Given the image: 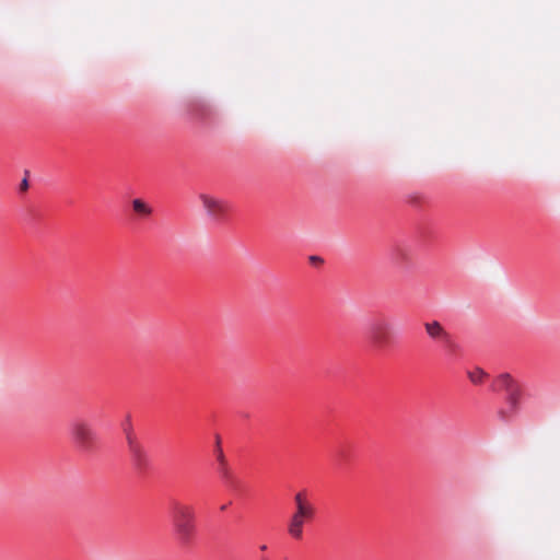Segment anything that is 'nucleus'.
I'll return each instance as SVG.
<instances>
[{
  "label": "nucleus",
  "mask_w": 560,
  "mask_h": 560,
  "mask_svg": "<svg viewBox=\"0 0 560 560\" xmlns=\"http://www.w3.org/2000/svg\"><path fill=\"white\" fill-rule=\"evenodd\" d=\"M170 523L176 542L180 547L189 546L197 533L194 506L174 502L170 512Z\"/></svg>",
  "instance_id": "1"
},
{
  "label": "nucleus",
  "mask_w": 560,
  "mask_h": 560,
  "mask_svg": "<svg viewBox=\"0 0 560 560\" xmlns=\"http://www.w3.org/2000/svg\"><path fill=\"white\" fill-rule=\"evenodd\" d=\"M126 440L128 444V450L133 459L138 463L141 462L144 457V451L142 446L138 443L135 434L132 432H127Z\"/></svg>",
  "instance_id": "8"
},
{
  "label": "nucleus",
  "mask_w": 560,
  "mask_h": 560,
  "mask_svg": "<svg viewBox=\"0 0 560 560\" xmlns=\"http://www.w3.org/2000/svg\"><path fill=\"white\" fill-rule=\"evenodd\" d=\"M428 337L433 341H440L446 347L452 346L451 334L438 320L427 322L423 325Z\"/></svg>",
  "instance_id": "7"
},
{
  "label": "nucleus",
  "mask_w": 560,
  "mask_h": 560,
  "mask_svg": "<svg viewBox=\"0 0 560 560\" xmlns=\"http://www.w3.org/2000/svg\"><path fill=\"white\" fill-rule=\"evenodd\" d=\"M69 435L74 447L80 452L91 451L97 440L93 425L85 419H73L69 424Z\"/></svg>",
  "instance_id": "3"
},
{
  "label": "nucleus",
  "mask_w": 560,
  "mask_h": 560,
  "mask_svg": "<svg viewBox=\"0 0 560 560\" xmlns=\"http://www.w3.org/2000/svg\"><path fill=\"white\" fill-rule=\"evenodd\" d=\"M266 549H267V546H266V545L260 546V550H262V551H264V550H266Z\"/></svg>",
  "instance_id": "15"
},
{
  "label": "nucleus",
  "mask_w": 560,
  "mask_h": 560,
  "mask_svg": "<svg viewBox=\"0 0 560 560\" xmlns=\"http://www.w3.org/2000/svg\"><path fill=\"white\" fill-rule=\"evenodd\" d=\"M495 385L499 389L505 392L504 406L498 410V417L502 421H509L521 410L522 388L520 384L509 373H501L495 378Z\"/></svg>",
  "instance_id": "2"
},
{
  "label": "nucleus",
  "mask_w": 560,
  "mask_h": 560,
  "mask_svg": "<svg viewBox=\"0 0 560 560\" xmlns=\"http://www.w3.org/2000/svg\"><path fill=\"white\" fill-rule=\"evenodd\" d=\"M199 199L207 214L213 220H219L229 208L228 202L224 199L217 198L207 194H200Z\"/></svg>",
  "instance_id": "6"
},
{
  "label": "nucleus",
  "mask_w": 560,
  "mask_h": 560,
  "mask_svg": "<svg viewBox=\"0 0 560 560\" xmlns=\"http://www.w3.org/2000/svg\"><path fill=\"white\" fill-rule=\"evenodd\" d=\"M220 441L218 440L217 441V450H215V457H217V460H218V472L223 477V478H228L229 477V467H228V463L225 460V457H224V454H223V451L222 448L220 447Z\"/></svg>",
  "instance_id": "10"
},
{
  "label": "nucleus",
  "mask_w": 560,
  "mask_h": 560,
  "mask_svg": "<svg viewBox=\"0 0 560 560\" xmlns=\"http://www.w3.org/2000/svg\"><path fill=\"white\" fill-rule=\"evenodd\" d=\"M311 259H312L313 261H316L318 258H317V257H315V256H313V257H311Z\"/></svg>",
  "instance_id": "16"
},
{
  "label": "nucleus",
  "mask_w": 560,
  "mask_h": 560,
  "mask_svg": "<svg viewBox=\"0 0 560 560\" xmlns=\"http://www.w3.org/2000/svg\"><path fill=\"white\" fill-rule=\"evenodd\" d=\"M131 206H132V209L133 211L140 217V218H149L152 213H153V208L152 206L140 199V198H136L131 201Z\"/></svg>",
  "instance_id": "9"
},
{
  "label": "nucleus",
  "mask_w": 560,
  "mask_h": 560,
  "mask_svg": "<svg viewBox=\"0 0 560 560\" xmlns=\"http://www.w3.org/2000/svg\"><path fill=\"white\" fill-rule=\"evenodd\" d=\"M295 510L315 509V506L307 500L304 492H298L294 495Z\"/></svg>",
  "instance_id": "11"
},
{
  "label": "nucleus",
  "mask_w": 560,
  "mask_h": 560,
  "mask_svg": "<svg viewBox=\"0 0 560 560\" xmlns=\"http://www.w3.org/2000/svg\"><path fill=\"white\" fill-rule=\"evenodd\" d=\"M486 376L487 373L480 368H476L468 372V377L474 384H481Z\"/></svg>",
  "instance_id": "12"
},
{
  "label": "nucleus",
  "mask_w": 560,
  "mask_h": 560,
  "mask_svg": "<svg viewBox=\"0 0 560 560\" xmlns=\"http://www.w3.org/2000/svg\"><path fill=\"white\" fill-rule=\"evenodd\" d=\"M315 516V509L295 510L288 524V534L294 539H301L303 526Z\"/></svg>",
  "instance_id": "5"
},
{
  "label": "nucleus",
  "mask_w": 560,
  "mask_h": 560,
  "mask_svg": "<svg viewBox=\"0 0 560 560\" xmlns=\"http://www.w3.org/2000/svg\"><path fill=\"white\" fill-rule=\"evenodd\" d=\"M393 325L385 316L374 318L368 328V337L371 345L376 349L387 346L392 338Z\"/></svg>",
  "instance_id": "4"
},
{
  "label": "nucleus",
  "mask_w": 560,
  "mask_h": 560,
  "mask_svg": "<svg viewBox=\"0 0 560 560\" xmlns=\"http://www.w3.org/2000/svg\"><path fill=\"white\" fill-rule=\"evenodd\" d=\"M27 187H28V182H27V179H26V178H24V179L22 180V183H21V189H22V190H26V189H27Z\"/></svg>",
  "instance_id": "13"
},
{
  "label": "nucleus",
  "mask_w": 560,
  "mask_h": 560,
  "mask_svg": "<svg viewBox=\"0 0 560 560\" xmlns=\"http://www.w3.org/2000/svg\"><path fill=\"white\" fill-rule=\"evenodd\" d=\"M127 432H132L131 428L128 427V428H125V433L127 434Z\"/></svg>",
  "instance_id": "14"
}]
</instances>
